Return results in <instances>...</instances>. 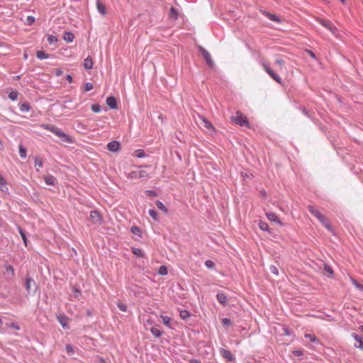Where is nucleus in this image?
Instances as JSON below:
<instances>
[{"instance_id": "10", "label": "nucleus", "mask_w": 363, "mask_h": 363, "mask_svg": "<svg viewBox=\"0 0 363 363\" xmlns=\"http://www.w3.org/2000/svg\"><path fill=\"white\" fill-rule=\"evenodd\" d=\"M58 321L61 324L62 327L65 329H69V319L65 315H59L57 317Z\"/></svg>"}, {"instance_id": "23", "label": "nucleus", "mask_w": 363, "mask_h": 363, "mask_svg": "<svg viewBox=\"0 0 363 363\" xmlns=\"http://www.w3.org/2000/svg\"><path fill=\"white\" fill-rule=\"evenodd\" d=\"M43 161L40 157L35 158V167L37 171H39L40 168L43 167Z\"/></svg>"}, {"instance_id": "64", "label": "nucleus", "mask_w": 363, "mask_h": 363, "mask_svg": "<svg viewBox=\"0 0 363 363\" xmlns=\"http://www.w3.org/2000/svg\"><path fill=\"white\" fill-rule=\"evenodd\" d=\"M100 362L101 363H106L103 359H101Z\"/></svg>"}, {"instance_id": "25", "label": "nucleus", "mask_w": 363, "mask_h": 363, "mask_svg": "<svg viewBox=\"0 0 363 363\" xmlns=\"http://www.w3.org/2000/svg\"><path fill=\"white\" fill-rule=\"evenodd\" d=\"M258 226L260 230L263 231H268L269 230V225L268 224L262 220H259L258 223Z\"/></svg>"}, {"instance_id": "53", "label": "nucleus", "mask_w": 363, "mask_h": 363, "mask_svg": "<svg viewBox=\"0 0 363 363\" xmlns=\"http://www.w3.org/2000/svg\"><path fill=\"white\" fill-rule=\"evenodd\" d=\"M9 327L11 328H13L14 330H18L20 329L19 326L17 324L13 323L9 324Z\"/></svg>"}, {"instance_id": "27", "label": "nucleus", "mask_w": 363, "mask_h": 363, "mask_svg": "<svg viewBox=\"0 0 363 363\" xmlns=\"http://www.w3.org/2000/svg\"><path fill=\"white\" fill-rule=\"evenodd\" d=\"M36 56L40 60L48 59L49 57V55L45 53L43 50L38 51L36 53Z\"/></svg>"}, {"instance_id": "2", "label": "nucleus", "mask_w": 363, "mask_h": 363, "mask_svg": "<svg viewBox=\"0 0 363 363\" xmlns=\"http://www.w3.org/2000/svg\"><path fill=\"white\" fill-rule=\"evenodd\" d=\"M308 211L313 215L329 231H332V226L326 217L313 206H308Z\"/></svg>"}, {"instance_id": "34", "label": "nucleus", "mask_w": 363, "mask_h": 363, "mask_svg": "<svg viewBox=\"0 0 363 363\" xmlns=\"http://www.w3.org/2000/svg\"><path fill=\"white\" fill-rule=\"evenodd\" d=\"M167 273H168V270H167V268L166 266L162 265L161 267H160L159 270H158L159 274L164 276V275L167 274Z\"/></svg>"}, {"instance_id": "42", "label": "nucleus", "mask_w": 363, "mask_h": 363, "mask_svg": "<svg viewBox=\"0 0 363 363\" xmlns=\"http://www.w3.org/2000/svg\"><path fill=\"white\" fill-rule=\"evenodd\" d=\"M149 214L154 220H157V213L155 210H149Z\"/></svg>"}, {"instance_id": "13", "label": "nucleus", "mask_w": 363, "mask_h": 363, "mask_svg": "<svg viewBox=\"0 0 363 363\" xmlns=\"http://www.w3.org/2000/svg\"><path fill=\"white\" fill-rule=\"evenodd\" d=\"M220 352L222 357L226 359L228 361H233L234 359V357L230 351L221 348L220 350Z\"/></svg>"}, {"instance_id": "26", "label": "nucleus", "mask_w": 363, "mask_h": 363, "mask_svg": "<svg viewBox=\"0 0 363 363\" xmlns=\"http://www.w3.org/2000/svg\"><path fill=\"white\" fill-rule=\"evenodd\" d=\"M160 318L162 320V323L167 327L169 328H171V324H170V322H171V319L169 317L167 316V315H160Z\"/></svg>"}, {"instance_id": "38", "label": "nucleus", "mask_w": 363, "mask_h": 363, "mask_svg": "<svg viewBox=\"0 0 363 363\" xmlns=\"http://www.w3.org/2000/svg\"><path fill=\"white\" fill-rule=\"evenodd\" d=\"M18 93L17 91H13L11 92H10L9 97L12 101H16L18 99Z\"/></svg>"}, {"instance_id": "52", "label": "nucleus", "mask_w": 363, "mask_h": 363, "mask_svg": "<svg viewBox=\"0 0 363 363\" xmlns=\"http://www.w3.org/2000/svg\"><path fill=\"white\" fill-rule=\"evenodd\" d=\"M66 351L68 354H72L74 353V349L73 347L70 345H67L66 346Z\"/></svg>"}, {"instance_id": "59", "label": "nucleus", "mask_w": 363, "mask_h": 363, "mask_svg": "<svg viewBox=\"0 0 363 363\" xmlns=\"http://www.w3.org/2000/svg\"><path fill=\"white\" fill-rule=\"evenodd\" d=\"M66 79H67V80L69 83H71V82H72V76H71V75H69V74L67 75Z\"/></svg>"}, {"instance_id": "36", "label": "nucleus", "mask_w": 363, "mask_h": 363, "mask_svg": "<svg viewBox=\"0 0 363 363\" xmlns=\"http://www.w3.org/2000/svg\"><path fill=\"white\" fill-rule=\"evenodd\" d=\"M18 230H19L20 235L23 240L25 246H27L28 240H27V238H26V235L24 231L21 228H18Z\"/></svg>"}, {"instance_id": "33", "label": "nucleus", "mask_w": 363, "mask_h": 363, "mask_svg": "<svg viewBox=\"0 0 363 363\" xmlns=\"http://www.w3.org/2000/svg\"><path fill=\"white\" fill-rule=\"evenodd\" d=\"M133 155L138 158H142L145 157V152L143 150H136L134 151Z\"/></svg>"}, {"instance_id": "60", "label": "nucleus", "mask_w": 363, "mask_h": 363, "mask_svg": "<svg viewBox=\"0 0 363 363\" xmlns=\"http://www.w3.org/2000/svg\"><path fill=\"white\" fill-rule=\"evenodd\" d=\"M190 363H201L200 361L196 359H191L189 360Z\"/></svg>"}, {"instance_id": "55", "label": "nucleus", "mask_w": 363, "mask_h": 363, "mask_svg": "<svg viewBox=\"0 0 363 363\" xmlns=\"http://www.w3.org/2000/svg\"><path fill=\"white\" fill-rule=\"evenodd\" d=\"M325 270L330 274H333V269H331L330 267H329L328 265H325V267H324Z\"/></svg>"}, {"instance_id": "11", "label": "nucleus", "mask_w": 363, "mask_h": 363, "mask_svg": "<svg viewBox=\"0 0 363 363\" xmlns=\"http://www.w3.org/2000/svg\"><path fill=\"white\" fill-rule=\"evenodd\" d=\"M121 147L120 143L118 141L114 140L110 142L107 145L108 150L111 152H117L119 150Z\"/></svg>"}, {"instance_id": "14", "label": "nucleus", "mask_w": 363, "mask_h": 363, "mask_svg": "<svg viewBox=\"0 0 363 363\" xmlns=\"http://www.w3.org/2000/svg\"><path fill=\"white\" fill-rule=\"evenodd\" d=\"M106 104L112 109H116L117 108L116 99L113 96H108L106 99Z\"/></svg>"}, {"instance_id": "35", "label": "nucleus", "mask_w": 363, "mask_h": 363, "mask_svg": "<svg viewBox=\"0 0 363 363\" xmlns=\"http://www.w3.org/2000/svg\"><path fill=\"white\" fill-rule=\"evenodd\" d=\"M132 252H133V253L135 255H136V256H138V257H143V255H143V251H142L140 249H139V248L133 247V248L132 249Z\"/></svg>"}, {"instance_id": "57", "label": "nucleus", "mask_w": 363, "mask_h": 363, "mask_svg": "<svg viewBox=\"0 0 363 363\" xmlns=\"http://www.w3.org/2000/svg\"><path fill=\"white\" fill-rule=\"evenodd\" d=\"M306 52L313 59H315V54L310 50H306Z\"/></svg>"}, {"instance_id": "8", "label": "nucleus", "mask_w": 363, "mask_h": 363, "mask_svg": "<svg viewBox=\"0 0 363 363\" xmlns=\"http://www.w3.org/2000/svg\"><path fill=\"white\" fill-rule=\"evenodd\" d=\"M89 219L92 224L100 225L103 222V218L101 214L96 211H91L90 212Z\"/></svg>"}, {"instance_id": "58", "label": "nucleus", "mask_w": 363, "mask_h": 363, "mask_svg": "<svg viewBox=\"0 0 363 363\" xmlns=\"http://www.w3.org/2000/svg\"><path fill=\"white\" fill-rule=\"evenodd\" d=\"M62 74H63V71H62V69H57L55 70V74H56L57 76H58V77H59V76H61Z\"/></svg>"}, {"instance_id": "12", "label": "nucleus", "mask_w": 363, "mask_h": 363, "mask_svg": "<svg viewBox=\"0 0 363 363\" xmlns=\"http://www.w3.org/2000/svg\"><path fill=\"white\" fill-rule=\"evenodd\" d=\"M266 216L268 218V220H269L270 221L275 222L277 224H279V225H283L281 221L279 219V218L277 217V216L274 213H273V212H268V213H266Z\"/></svg>"}, {"instance_id": "31", "label": "nucleus", "mask_w": 363, "mask_h": 363, "mask_svg": "<svg viewBox=\"0 0 363 363\" xmlns=\"http://www.w3.org/2000/svg\"><path fill=\"white\" fill-rule=\"evenodd\" d=\"M150 331H151L152 334L156 337H159L162 335L160 330L157 328H155V327H152L150 329Z\"/></svg>"}, {"instance_id": "48", "label": "nucleus", "mask_w": 363, "mask_h": 363, "mask_svg": "<svg viewBox=\"0 0 363 363\" xmlns=\"http://www.w3.org/2000/svg\"><path fill=\"white\" fill-rule=\"evenodd\" d=\"M131 231L133 233L135 234V235H138L139 236H140V229L136 227V226H133L131 228Z\"/></svg>"}, {"instance_id": "30", "label": "nucleus", "mask_w": 363, "mask_h": 363, "mask_svg": "<svg viewBox=\"0 0 363 363\" xmlns=\"http://www.w3.org/2000/svg\"><path fill=\"white\" fill-rule=\"evenodd\" d=\"M31 284H35V281L31 278H27L26 288L27 291L29 293L31 288Z\"/></svg>"}, {"instance_id": "63", "label": "nucleus", "mask_w": 363, "mask_h": 363, "mask_svg": "<svg viewBox=\"0 0 363 363\" xmlns=\"http://www.w3.org/2000/svg\"><path fill=\"white\" fill-rule=\"evenodd\" d=\"M147 323H148V324H150V325H151V324H152V321H151L150 320H147Z\"/></svg>"}, {"instance_id": "44", "label": "nucleus", "mask_w": 363, "mask_h": 363, "mask_svg": "<svg viewBox=\"0 0 363 363\" xmlns=\"http://www.w3.org/2000/svg\"><path fill=\"white\" fill-rule=\"evenodd\" d=\"M94 86L93 84L90 82H87L84 84V91H89L91 89H93Z\"/></svg>"}, {"instance_id": "16", "label": "nucleus", "mask_w": 363, "mask_h": 363, "mask_svg": "<svg viewBox=\"0 0 363 363\" xmlns=\"http://www.w3.org/2000/svg\"><path fill=\"white\" fill-rule=\"evenodd\" d=\"M96 7L99 13H101L102 15L106 14V6L99 0H97L96 1Z\"/></svg>"}, {"instance_id": "9", "label": "nucleus", "mask_w": 363, "mask_h": 363, "mask_svg": "<svg viewBox=\"0 0 363 363\" xmlns=\"http://www.w3.org/2000/svg\"><path fill=\"white\" fill-rule=\"evenodd\" d=\"M200 125L206 128L209 131H214V128L211 123L203 116H199Z\"/></svg>"}, {"instance_id": "47", "label": "nucleus", "mask_w": 363, "mask_h": 363, "mask_svg": "<svg viewBox=\"0 0 363 363\" xmlns=\"http://www.w3.org/2000/svg\"><path fill=\"white\" fill-rule=\"evenodd\" d=\"M205 265L206 266V267H208L209 269H212V268L214 267L215 264L211 260H206V262H205Z\"/></svg>"}, {"instance_id": "54", "label": "nucleus", "mask_w": 363, "mask_h": 363, "mask_svg": "<svg viewBox=\"0 0 363 363\" xmlns=\"http://www.w3.org/2000/svg\"><path fill=\"white\" fill-rule=\"evenodd\" d=\"M222 323L224 325H229L230 324V320L229 318H225L222 320Z\"/></svg>"}, {"instance_id": "4", "label": "nucleus", "mask_w": 363, "mask_h": 363, "mask_svg": "<svg viewBox=\"0 0 363 363\" xmlns=\"http://www.w3.org/2000/svg\"><path fill=\"white\" fill-rule=\"evenodd\" d=\"M231 121L241 126L250 127L247 117L240 111H237L235 116L231 117Z\"/></svg>"}, {"instance_id": "61", "label": "nucleus", "mask_w": 363, "mask_h": 363, "mask_svg": "<svg viewBox=\"0 0 363 363\" xmlns=\"http://www.w3.org/2000/svg\"><path fill=\"white\" fill-rule=\"evenodd\" d=\"M147 193L148 195H155V193L152 191H147Z\"/></svg>"}, {"instance_id": "37", "label": "nucleus", "mask_w": 363, "mask_h": 363, "mask_svg": "<svg viewBox=\"0 0 363 363\" xmlns=\"http://www.w3.org/2000/svg\"><path fill=\"white\" fill-rule=\"evenodd\" d=\"M47 40L49 44H53L57 41V37L52 35H48L47 37Z\"/></svg>"}, {"instance_id": "41", "label": "nucleus", "mask_w": 363, "mask_h": 363, "mask_svg": "<svg viewBox=\"0 0 363 363\" xmlns=\"http://www.w3.org/2000/svg\"><path fill=\"white\" fill-rule=\"evenodd\" d=\"M117 306L118 308L122 311H127V306L121 302H118Z\"/></svg>"}, {"instance_id": "40", "label": "nucleus", "mask_w": 363, "mask_h": 363, "mask_svg": "<svg viewBox=\"0 0 363 363\" xmlns=\"http://www.w3.org/2000/svg\"><path fill=\"white\" fill-rule=\"evenodd\" d=\"M30 107L28 103L22 104L21 106V110L22 111L28 112L29 111Z\"/></svg>"}, {"instance_id": "15", "label": "nucleus", "mask_w": 363, "mask_h": 363, "mask_svg": "<svg viewBox=\"0 0 363 363\" xmlns=\"http://www.w3.org/2000/svg\"><path fill=\"white\" fill-rule=\"evenodd\" d=\"M352 337L354 338V340L357 341V343L354 345V346L357 348L363 349V339L362 337L358 335L356 333H353Z\"/></svg>"}, {"instance_id": "20", "label": "nucleus", "mask_w": 363, "mask_h": 363, "mask_svg": "<svg viewBox=\"0 0 363 363\" xmlns=\"http://www.w3.org/2000/svg\"><path fill=\"white\" fill-rule=\"evenodd\" d=\"M44 180L48 185L52 186L55 185L56 181L55 178L52 175L45 177Z\"/></svg>"}, {"instance_id": "45", "label": "nucleus", "mask_w": 363, "mask_h": 363, "mask_svg": "<svg viewBox=\"0 0 363 363\" xmlns=\"http://www.w3.org/2000/svg\"><path fill=\"white\" fill-rule=\"evenodd\" d=\"M35 22V18L32 16H29L26 18V24L27 25H32Z\"/></svg>"}, {"instance_id": "43", "label": "nucleus", "mask_w": 363, "mask_h": 363, "mask_svg": "<svg viewBox=\"0 0 363 363\" xmlns=\"http://www.w3.org/2000/svg\"><path fill=\"white\" fill-rule=\"evenodd\" d=\"M305 337L310 340L311 342H314L317 340V338L314 335L312 334H306Z\"/></svg>"}, {"instance_id": "28", "label": "nucleus", "mask_w": 363, "mask_h": 363, "mask_svg": "<svg viewBox=\"0 0 363 363\" xmlns=\"http://www.w3.org/2000/svg\"><path fill=\"white\" fill-rule=\"evenodd\" d=\"M19 154L21 157L26 158L27 156V150L26 148L24 147L23 145H19Z\"/></svg>"}, {"instance_id": "29", "label": "nucleus", "mask_w": 363, "mask_h": 363, "mask_svg": "<svg viewBox=\"0 0 363 363\" xmlns=\"http://www.w3.org/2000/svg\"><path fill=\"white\" fill-rule=\"evenodd\" d=\"M178 16V12L177 10L173 7L170 9L169 11V17L173 19H177Z\"/></svg>"}, {"instance_id": "19", "label": "nucleus", "mask_w": 363, "mask_h": 363, "mask_svg": "<svg viewBox=\"0 0 363 363\" xmlns=\"http://www.w3.org/2000/svg\"><path fill=\"white\" fill-rule=\"evenodd\" d=\"M0 189L2 191H7V183L3 176L0 174Z\"/></svg>"}, {"instance_id": "50", "label": "nucleus", "mask_w": 363, "mask_h": 363, "mask_svg": "<svg viewBox=\"0 0 363 363\" xmlns=\"http://www.w3.org/2000/svg\"><path fill=\"white\" fill-rule=\"evenodd\" d=\"M269 270L272 273H273L274 274H275L277 276L279 274V271L275 266H271L269 268Z\"/></svg>"}, {"instance_id": "49", "label": "nucleus", "mask_w": 363, "mask_h": 363, "mask_svg": "<svg viewBox=\"0 0 363 363\" xmlns=\"http://www.w3.org/2000/svg\"><path fill=\"white\" fill-rule=\"evenodd\" d=\"M6 270L7 272L11 273L12 277L14 275V269L11 265H7L6 267Z\"/></svg>"}, {"instance_id": "7", "label": "nucleus", "mask_w": 363, "mask_h": 363, "mask_svg": "<svg viewBox=\"0 0 363 363\" xmlns=\"http://www.w3.org/2000/svg\"><path fill=\"white\" fill-rule=\"evenodd\" d=\"M199 49L208 67H213L214 65V62L211 58L210 53L201 46H199Z\"/></svg>"}, {"instance_id": "18", "label": "nucleus", "mask_w": 363, "mask_h": 363, "mask_svg": "<svg viewBox=\"0 0 363 363\" xmlns=\"http://www.w3.org/2000/svg\"><path fill=\"white\" fill-rule=\"evenodd\" d=\"M218 302L222 305H225L227 303V297L223 293H218L216 296Z\"/></svg>"}, {"instance_id": "3", "label": "nucleus", "mask_w": 363, "mask_h": 363, "mask_svg": "<svg viewBox=\"0 0 363 363\" xmlns=\"http://www.w3.org/2000/svg\"><path fill=\"white\" fill-rule=\"evenodd\" d=\"M316 21L323 27L329 30L336 37H339L340 33L337 28L335 26H334L330 21L322 18H316Z\"/></svg>"}, {"instance_id": "46", "label": "nucleus", "mask_w": 363, "mask_h": 363, "mask_svg": "<svg viewBox=\"0 0 363 363\" xmlns=\"http://www.w3.org/2000/svg\"><path fill=\"white\" fill-rule=\"evenodd\" d=\"M91 110L95 113H99L101 111V106L99 104H93L91 106Z\"/></svg>"}, {"instance_id": "5", "label": "nucleus", "mask_w": 363, "mask_h": 363, "mask_svg": "<svg viewBox=\"0 0 363 363\" xmlns=\"http://www.w3.org/2000/svg\"><path fill=\"white\" fill-rule=\"evenodd\" d=\"M262 66L264 71L277 83L281 84L282 79L281 78L276 74L269 66H268L265 62L262 63Z\"/></svg>"}, {"instance_id": "32", "label": "nucleus", "mask_w": 363, "mask_h": 363, "mask_svg": "<svg viewBox=\"0 0 363 363\" xmlns=\"http://www.w3.org/2000/svg\"><path fill=\"white\" fill-rule=\"evenodd\" d=\"M156 206L160 210L162 211L163 212H164L166 213H167V208L165 207V206L161 201H157Z\"/></svg>"}, {"instance_id": "21", "label": "nucleus", "mask_w": 363, "mask_h": 363, "mask_svg": "<svg viewBox=\"0 0 363 363\" xmlns=\"http://www.w3.org/2000/svg\"><path fill=\"white\" fill-rule=\"evenodd\" d=\"M262 13L267 16L269 19H270L271 21H273L274 22H279V19L278 18V17L274 15V14H272V13H270L269 12H267V11H263Z\"/></svg>"}, {"instance_id": "6", "label": "nucleus", "mask_w": 363, "mask_h": 363, "mask_svg": "<svg viewBox=\"0 0 363 363\" xmlns=\"http://www.w3.org/2000/svg\"><path fill=\"white\" fill-rule=\"evenodd\" d=\"M148 177V173L145 170L138 169L128 174V178L130 179H137Z\"/></svg>"}, {"instance_id": "24", "label": "nucleus", "mask_w": 363, "mask_h": 363, "mask_svg": "<svg viewBox=\"0 0 363 363\" xmlns=\"http://www.w3.org/2000/svg\"><path fill=\"white\" fill-rule=\"evenodd\" d=\"M350 279L352 284L359 290L363 291V285L359 284L357 280H355L353 277H350Z\"/></svg>"}, {"instance_id": "51", "label": "nucleus", "mask_w": 363, "mask_h": 363, "mask_svg": "<svg viewBox=\"0 0 363 363\" xmlns=\"http://www.w3.org/2000/svg\"><path fill=\"white\" fill-rule=\"evenodd\" d=\"M276 63L277 65H278L279 67H281L283 65H284V61L283 59L280 58V57H278L276 59Z\"/></svg>"}, {"instance_id": "39", "label": "nucleus", "mask_w": 363, "mask_h": 363, "mask_svg": "<svg viewBox=\"0 0 363 363\" xmlns=\"http://www.w3.org/2000/svg\"><path fill=\"white\" fill-rule=\"evenodd\" d=\"M179 315L182 319L184 320V319H186L187 318H189L190 314H189V311L184 310L180 312Z\"/></svg>"}, {"instance_id": "1", "label": "nucleus", "mask_w": 363, "mask_h": 363, "mask_svg": "<svg viewBox=\"0 0 363 363\" xmlns=\"http://www.w3.org/2000/svg\"><path fill=\"white\" fill-rule=\"evenodd\" d=\"M43 128L50 130V132L53 133L55 135L59 137L62 139V141L67 143H72V139L71 137L67 135L65 133H64L62 130H61L60 128H57L55 127L52 125L49 124H42L40 125Z\"/></svg>"}, {"instance_id": "62", "label": "nucleus", "mask_w": 363, "mask_h": 363, "mask_svg": "<svg viewBox=\"0 0 363 363\" xmlns=\"http://www.w3.org/2000/svg\"><path fill=\"white\" fill-rule=\"evenodd\" d=\"M359 330L363 333V325H361V326L359 327Z\"/></svg>"}, {"instance_id": "22", "label": "nucleus", "mask_w": 363, "mask_h": 363, "mask_svg": "<svg viewBox=\"0 0 363 363\" xmlns=\"http://www.w3.org/2000/svg\"><path fill=\"white\" fill-rule=\"evenodd\" d=\"M74 38V35L70 32L65 33L64 36H63V39L68 43L72 42Z\"/></svg>"}, {"instance_id": "56", "label": "nucleus", "mask_w": 363, "mask_h": 363, "mask_svg": "<svg viewBox=\"0 0 363 363\" xmlns=\"http://www.w3.org/2000/svg\"><path fill=\"white\" fill-rule=\"evenodd\" d=\"M293 354L295 355V356H297V357H299V356H301L303 354V352L301 350H294L293 352Z\"/></svg>"}, {"instance_id": "17", "label": "nucleus", "mask_w": 363, "mask_h": 363, "mask_svg": "<svg viewBox=\"0 0 363 363\" xmlns=\"http://www.w3.org/2000/svg\"><path fill=\"white\" fill-rule=\"evenodd\" d=\"M93 60L90 57H87L84 60V63H83V65H84V67L86 69H90L92 68L93 67Z\"/></svg>"}]
</instances>
